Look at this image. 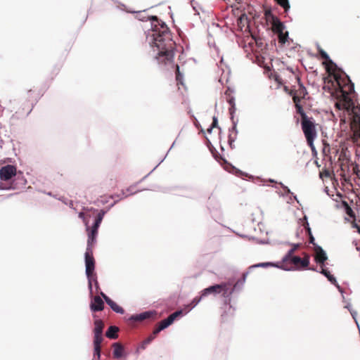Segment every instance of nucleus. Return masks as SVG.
I'll return each mask as SVG.
<instances>
[{"label":"nucleus","instance_id":"f3484780","mask_svg":"<svg viewBox=\"0 0 360 360\" xmlns=\"http://www.w3.org/2000/svg\"><path fill=\"white\" fill-rule=\"evenodd\" d=\"M119 331V328L115 326H111L108 328V330L105 333V335L107 338L110 339H117L118 335L117 333Z\"/></svg>","mask_w":360,"mask_h":360},{"label":"nucleus","instance_id":"2eb2a0df","mask_svg":"<svg viewBox=\"0 0 360 360\" xmlns=\"http://www.w3.org/2000/svg\"><path fill=\"white\" fill-rule=\"evenodd\" d=\"M113 347V357L115 359H120L123 356L124 348L122 345L119 342H115L112 344Z\"/></svg>","mask_w":360,"mask_h":360},{"label":"nucleus","instance_id":"39448f33","mask_svg":"<svg viewBox=\"0 0 360 360\" xmlns=\"http://www.w3.org/2000/svg\"><path fill=\"white\" fill-rule=\"evenodd\" d=\"M309 264V256L305 255L303 258L298 256H291L289 258L283 257L282 261L276 264V267L285 271L297 270L306 268Z\"/></svg>","mask_w":360,"mask_h":360},{"label":"nucleus","instance_id":"dca6fc26","mask_svg":"<svg viewBox=\"0 0 360 360\" xmlns=\"http://www.w3.org/2000/svg\"><path fill=\"white\" fill-rule=\"evenodd\" d=\"M275 20L271 22V29H272V31L275 33V34H277L278 32H281L282 31L284 30L285 29V26L283 25V24L281 22V20H279V18H274Z\"/></svg>","mask_w":360,"mask_h":360},{"label":"nucleus","instance_id":"e433bc0d","mask_svg":"<svg viewBox=\"0 0 360 360\" xmlns=\"http://www.w3.org/2000/svg\"><path fill=\"white\" fill-rule=\"evenodd\" d=\"M294 87H295V86H292V89H289L288 86H284L283 89H284L285 92H286L287 94H289V92H290L291 91L294 90Z\"/></svg>","mask_w":360,"mask_h":360},{"label":"nucleus","instance_id":"393cba45","mask_svg":"<svg viewBox=\"0 0 360 360\" xmlns=\"http://www.w3.org/2000/svg\"><path fill=\"white\" fill-rule=\"evenodd\" d=\"M264 15L266 20L269 21L270 22H273L275 20L274 18H278L272 13L270 9H267L265 11Z\"/></svg>","mask_w":360,"mask_h":360},{"label":"nucleus","instance_id":"7c9ffc66","mask_svg":"<svg viewBox=\"0 0 360 360\" xmlns=\"http://www.w3.org/2000/svg\"><path fill=\"white\" fill-rule=\"evenodd\" d=\"M176 79L178 82L181 83L182 75L180 73L179 67L178 65H176Z\"/></svg>","mask_w":360,"mask_h":360},{"label":"nucleus","instance_id":"7ed1b4c3","mask_svg":"<svg viewBox=\"0 0 360 360\" xmlns=\"http://www.w3.org/2000/svg\"><path fill=\"white\" fill-rule=\"evenodd\" d=\"M301 116L302 130L305 136L308 146L311 148L312 152H316L314 141L317 136L315 120L312 117L307 115L304 110L298 109L297 112Z\"/></svg>","mask_w":360,"mask_h":360},{"label":"nucleus","instance_id":"2f4dec72","mask_svg":"<svg viewBox=\"0 0 360 360\" xmlns=\"http://www.w3.org/2000/svg\"><path fill=\"white\" fill-rule=\"evenodd\" d=\"M137 190L136 189L135 186H130L127 190V193L125 194V196H128V195H132V194H134L136 193H137Z\"/></svg>","mask_w":360,"mask_h":360},{"label":"nucleus","instance_id":"a19ab883","mask_svg":"<svg viewBox=\"0 0 360 360\" xmlns=\"http://www.w3.org/2000/svg\"><path fill=\"white\" fill-rule=\"evenodd\" d=\"M353 227L356 228L357 230H358V227H360L359 226H358L356 224H353L352 225Z\"/></svg>","mask_w":360,"mask_h":360},{"label":"nucleus","instance_id":"9b49d317","mask_svg":"<svg viewBox=\"0 0 360 360\" xmlns=\"http://www.w3.org/2000/svg\"><path fill=\"white\" fill-rule=\"evenodd\" d=\"M181 314H182V311H181V310L176 311L174 312L173 314H170L167 319L161 321L158 323V327L156 328H155L154 330L153 331V334H154V335H155L157 336V335L161 330H164L165 328H166L169 326H170L174 322V321L177 317L181 316Z\"/></svg>","mask_w":360,"mask_h":360},{"label":"nucleus","instance_id":"f704fd0d","mask_svg":"<svg viewBox=\"0 0 360 360\" xmlns=\"http://www.w3.org/2000/svg\"><path fill=\"white\" fill-rule=\"evenodd\" d=\"M276 264H271V263H260V264L256 265L255 266H276Z\"/></svg>","mask_w":360,"mask_h":360},{"label":"nucleus","instance_id":"f03ea898","mask_svg":"<svg viewBox=\"0 0 360 360\" xmlns=\"http://www.w3.org/2000/svg\"><path fill=\"white\" fill-rule=\"evenodd\" d=\"M153 49L157 51L155 57L158 63L162 65H170L174 58L175 42L166 25L162 23L153 30Z\"/></svg>","mask_w":360,"mask_h":360},{"label":"nucleus","instance_id":"a878e982","mask_svg":"<svg viewBox=\"0 0 360 360\" xmlns=\"http://www.w3.org/2000/svg\"><path fill=\"white\" fill-rule=\"evenodd\" d=\"M292 248L288 252V253L285 255L284 257L289 258L291 256H294L295 252L300 248V244H292Z\"/></svg>","mask_w":360,"mask_h":360},{"label":"nucleus","instance_id":"412c9836","mask_svg":"<svg viewBox=\"0 0 360 360\" xmlns=\"http://www.w3.org/2000/svg\"><path fill=\"white\" fill-rule=\"evenodd\" d=\"M0 189L2 190H15L17 189L16 184L14 183V181L11 183H6V182H1L0 183Z\"/></svg>","mask_w":360,"mask_h":360},{"label":"nucleus","instance_id":"c756f323","mask_svg":"<svg viewBox=\"0 0 360 360\" xmlns=\"http://www.w3.org/2000/svg\"><path fill=\"white\" fill-rule=\"evenodd\" d=\"M218 124V120L216 117H213L212 123L210 125V128L207 129V132L211 133L213 128L217 127Z\"/></svg>","mask_w":360,"mask_h":360},{"label":"nucleus","instance_id":"9d476101","mask_svg":"<svg viewBox=\"0 0 360 360\" xmlns=\"http://www.w3.org/2000/svg\"><path fill=\"white\" fill-rule=\"evenodd\" d=\"M229 284L228 283H222L221 284H217L214 285L210 286L202 291V296H207L210 294L217 295L220 292H223L224 297H227L229 294H231L233 291L231 290L229 292Z\"/></svg>","mask_w":360,"mask_h":360},{"label":"nucleus","instance_id":"a211bd4d","mask_svg":"<svg viewBox=\"0 0 360 360\" xmlns=\"http://www.w3.org/2000/svg\"><path fill=\"white\" fill-rule=\"evenodd\" d=\"M107 304L116 313H119L121 314H123L124 313V310L123 309V308L119 306L115 302H114L111 299H108V301L107 300Z\"/></svg>","mask_w":360,"mask_h":360},{"label":"nucleus","instance_id":"6e6552de","mask_svg":"<svg viewBox=\"0 0 360 360\" xmlns=\"http://www.w3.org/2000/svg\"><path fill=\"white\" fill-rule=\"evenodd\" d=\"M94 356L97 357L98 359H100L101 356V345L103 340V330L104 328V323L101 319H96L94 321Z\"/></svg>","mask_w":360,"mask_h":360},{"label":"nucleus","instance_id":"c9c22d12","mask_svg":"<svg viewBox=\"0 0 360 360\" xmlns=\"http://www.w3.org/2000/svg\"><path fill=\"white\" fill-rule=\"evenodd\" d=\"M309 234V243L314 245V238L311 235L310 229H308Z\"/></svg>","mask_w":360,"mask_h":360},{"label":"nucleus","instance_id":"ddd939ff","mask_svg":"<svg viewBox=\"0 0 360 360\" xmlns=\"http://www.w3.org/2000/svg\"><path fill=\"white\" fill-rule=\"evenodd\" d=\"M104 308V302L103 300L99 296H95L91 304L90 309L92 311H102Z\"/></svg>","mask_w":360,"mask_h":360},{"label":"nucleus","instance_id":"4be33fe9","mask_svg":"<svg viewBox=\"0 0 360 360\" xmlns=\"http://www.w3.org/2000/svg\"><path fill=\"white\" fill-rule=\"evenodd\" d=\"M277 35H278V42L281 45H283L288 40V32H284V30H283L281 32L277 33Z\"/></svg>","mask_w":360,"mask_h":360},{"label":"nucleus","instance_id":"4c0bfd02","mask_svg":"<svg viewBox=\"0 0 360 360\" xmlns=\"http://www.w3.org/2000/svg\"><path fill=\"white\" fill-rule=\"evenodd\" d=\"M101 295L103 297L105 301L107 302V300L108 301V299H110L109 297H108L105 293L103 292H101Z\"/></svg>","mask_w":360,"mask_h":360},{"label":"nucleus","instance_id":"cd10ccee","mask_svg":"<svg viewBox=\"0 0 360 360\" xmlns=\"http://www.w3.org/2000/svg\"><path fill=\"white\" fill-rule=\"evenodd\" d=\"M37 95L35 94V92L32 90H29L27 94V99L29 101L34 102L37 101Z\"/></svg>","mask_w":360,"mask_h":360},{"label":"nucleus","instance_id":"58836bf2","mask_svg":"<svg viewBox=\"0 0 360 360\" xmlns=\"http://www.w3.org/2000/svg\"><path fill=\"white\" fill-rule=\"evenodd\" d=\"M79 217L82 219H83V220L85 221V219H84V212H81L79 213Z\"/></svg>","mask_w":360,"mask_h":360},{"label":"nucleus","instance_id":"bb28decb","mask_svg":"<svg viewBox=\"0 0 360 360\" xmlns=\"http://www.w3.org/2000/svg\"><path fill=\"white\" fill-rule=\"evenodd\" d=\"M321 274L327 277V278L331 282L335 283L336 281L335 278L330 274V271L326 269H322Z\"/></svg>","mask_w":360,"mask_h":360},{"label":"nucleus","instance_id":"20e7f679","mask_svg":"<svg viewBox=\"0 0 360 360\" xmlns=\"http://www.w3.org/2000/svg\"><path fill=\"white\" fill-rule=\"evenodd\" d=\"M318 52L321 57L326 60V62H323V64L326 65V71L328 72L329 76L333 77V79L329 80L328 84L331 83V86L333 87L337 85H340V84L345 81L344 79L346 78V76L347 75L343 72L335 63L333 62L328 53L321 47H318Z\"/></svg>","mask_w":360,"mask_h":360},{"label":"nucleus","instance_id":"ea45409f","mask_svg":"<svg viewBox=\"0 0 360 360\" xmlns=\"http://www.w3.org/2000/svg\"><path fill=\"white\" fill-rule=\"evenodd\" d=\"M276 79V82H278V83H281V79L279 78V77H278V76H277V77H276V79Z\"/></svg>","mask_w":360,"mask_h":360},{"label":"nucleus","instance_id":"5701e85b","mask_svg":"<svg viewBox=\"0 0 360 360\" xmlns=\"http://www.w3.org/2000/svg\"><path fill=\"white\" fill-rule=\"evenodd\" d=\"M226 94L227 95V102L230 104L231 108H229V111L231 114H233L234 110H235V102H234V98L231 96L230 94H227V91L226 92Z\"/></svg>","mask_w":360,"mask_h":360},{"label":"nucleus","instance_id":"473e14b6","mask_svg":"<svg viewBox=\"0 0 360 360\" xmlns=\"http://www.w3.org/2000/svg\"><path fill=\"white\" fill-rule=\"evenodd\" d=\"M203 297L204 296H202V294L199 297H195L191 303L192 307H194L195 305H197Z\"/></svg>","mask_w":360,"mask_h":360},{"label":"nucleus","instance_id":"72a5a7b5","mask_svg":"<svg viewBox=\"0 0 360 360\" xmlns=\"http://www.w3.org/2000/svg\"><path fill=\"white\" fill-rule=\"evenodd\" d=\"M324 144V147L323 148V153L325 154V155H327L328 153L330 152V146L327 143H323Z\"/></svg>","mask_w":360,"mask_h":360},{"label":"nucleus","instance_id":"c85d7f7f","mask_svg":"<svg viewBox=\"0 0 360 360\" xmlns=\"http://www.w3.org/2000/svg\"><path fill=\"white\" fill-rule=\"evenodd\" d=\"M156 335H154V334H151L150 335H149L143 342V348L145 347V345H148L149 343H150L155 338Z\"/></svg>","mask_w":360,"mask_h":360},{"label":"nucleus","instance_id":"aec40b11","mask_svg":"<svg viewBox=\"0 0 360 360\" xmlns=\"http://www.w3.org/2000/svg\"><path fill=\"white\" fill-rule=\"evenodd\" d=\"M153 314L154 313L152 311H146V312H143V313L136 315V316L134 317V319L136 321H143L145 319L152 317Z\"/></svg>","mask_w":360,"mask_h":360},{"label":"nucleus","instance_id":"b1692460","mask_svg":"<svg viewBox=\"0 0 360 360\" xmlns=\"http://www.w3.org/2000/svg\"><path fill=\"white\" fill-rule=\"evenodd\" d=\"M276 3L281 6L285 11H288L290 9V4L288 0H275Z\"/></svg>","mask_w":360,"mask_h":360},{"label":"nucleus","instance_id":"f8f14e48","mask_svg":"<svg viewBox=\"0 0 360 360\" xmlns=\"http://www.w3.org/2000/svg\"><path fill=\"white\" fill-rule=\"evenodd\" d=\"M16 174V167L11 165L2 167L0 169V179L4 181L10 180Z\"/></svg>","mask_w":360,"mask_h":360},{"label":"nucleus","instance_id":"423d86ee","mask_svg":"<svg viewBox=\"0 0 360 360\" xmlns=\"http://www.w3.org/2000/svg\"><path fill=\"white\" fill-rule=\"evenodd\" d=\"M86 274L88 278L89 287L92 289V283H94L96 288H98L96 274L94 272L95 260L93 256L91 248H86L85 252Z\"/></svg>","mask_w":360,"mask_h":360},{"label":"nucleus","instance_id":"6ab92c4d","mask_svg":"<svg viewBox=\"0 0 360 360\" xmlns=\"http://www.w3.org/2000/svg\"><path fill=\"white\" fill-rule=\"evenodd\" d=\"M237 136V131L236 127H233L232 129L230 130V134L229 135V143L231 148H234L233 142L236 139Z\"/></svg>","mask_w":360,"mask_h":360},{"label":"nucleus","instance_id":"1a4fd4ad","mask_svg":"<svg viewBox=\"0 0 360 360\" xmlns=\"http://www.w3.org/2000/svg\"><path fill=\"white\" fill-rule=\"evenodd\" d=\"M104 216V212L103 211L100 212L94 223V225L89 229V228L87 226V231H88V240H87V248H93V245L96 241V238L98 235V229L100 226V224L103 220Z\"/></svg>","mask_w":360,"mask_h":360},{"label":"nucleus","instance_id":"4468645a","mask_svg":"<svg viewBox=\"0 0 360 360\" xmlns=\"http://www.w3.org/2000/svg\"><path fill=\"white\" fill-rule=\"evenodd\" d=\"M316 250V256H315L316 262L317 263L323 264L324 262L328 259L326 252L323 250V249L321 247H318Z\"/></svg>","mask_w":360,"mask_h":360},{"label":"nucleus","instance_id":"f257e3e1","mask_svg":"<svg viewBox=\"0 0 360 360\" xmlns=\"http://www.w3.org/2000/svg\"><path fill=\"white\" fill-rule=\"evenodd\" d=\"M345 81L334 86L330 92L337 101L335 107L338 110H345L349 115H352V128L354 129V136L360 139V104L354 105V98L355 96L354 86L348 76L344 79Z\"/></svg>","mask_w":360,"mask_h":360},{"label":"nucleus","instance_id":"0eeeda50","mask_svg":"<svg viewBox=\"0 0 360 360\" xmlns=\"http://www.w3.org/2000/svg\"><path fill=\"white\" fill-rule=\"evenodd\" d=\"M290 72L291 76L294 77L295 82L298 84V88L295 89V86L294 90L289 92V94L292 96L296 112H298L299 108H300L301 110H304L300 102L302 99L305 98L306 96L308 94V92L304 85L301 83L299 75L297 74H295L292 71Z\"/></svg>","mask_w":360,"mask_h":360}]
</instances>
